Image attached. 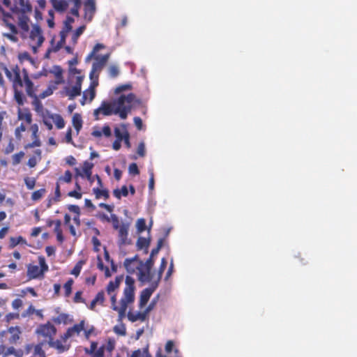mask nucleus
I'll use <instances>...</instances> for the list:
<instances>
[{
  "instance_id": "39",
  "label": "nucleus",
  "mask_w": 357,
  "mask_h": 357,
  "mask_svg": "<svg viewBox=\"0 0 357 357\" xmlns=\"http://www.w3.org/2000/svg\"><path fill=\"white\" fill-rule=\"evenodd\" d=\"M85 29H86V26L82 25V26H80L79 27H78L75 31V32L73 33V34L72 36V41L74 45H75L77 43V40H78L79 37L83 33Z\"/></svg>"
},
{
  "instance_id": "8",
  "label": "nucleus",
  "mask_w": 357,
  "mask_h": 357,
  "mask_svg": "<svg viewBox=\"0 0 357 357\" xmlns=\"http://www.w3.org/2000/svg\"><path fill=\"white\" fill-rule=\"evenodd\" d=\"M10 10L13 13L17 15L28 14L32 13L33 7L29 0H14Z\"/></svg>"
},
{
  "instance_id": "9",
  "label": "nucleus",
  "mask_w": 357,
  "mask_h": 357,
  "mask_svg": "<svg viewBox=\"0 0 357 357\" xmlns=\"http://www.w3.org/2000/svg\"><path fill=\"white\" fill-rule=\"evenodd\" d=\"M84 79V76L77 75L76 77L75 84L71 87H65L64 91L69 100H73L75 97L79 96L82 92V84Z\"/></svg>"
},
{
  "instance_id": "7",
  "label": "nucleus",
  "mask_w": 357,
  "mask_h": 357,
  "mask_svg": "<svg viewBox=\"0 0 357 357\" xmlns=\"http://www.w3.org/2000/svg\"><path fill=\"white\" fill-rule=\"evenodd\" d=\"M3 70L6 77L12 81L13 89L22 88L24 85L25 86L23 78V70L21 73L17 65L12 68V71L6 67Z\"/></svg>"
},
{
  "instance_id": "6",
  "label": "nucleus",
  "mask_w": 357,
  "mask_h": 357,
  "mask_svg": "<svg viewBox=\"0 0 357 357\" xmlns=\"http://www.w3.org/2000/svg\"><path fill=\"white\" fill-rule=\"evenodd\" d=\"M36 333L38 338L41 340L42 344H47L55 336L56 328L48 321L45 324L39 325L36 328Z\"/></svg>"
},
{
  "instance_id": "61",
  "label": "nucleus",
  "mask_w": 357,
  "mask_h": 357,
  "mask_svg": "<svg viewBox=\"0 0 357 357\" xmlns=\"http://www.w3.org/2000/svg\"><path fill=\"white\" fill-rule=\"evenodd\" d=\"M119 73V70L117 66L112 65L109 68V74L112 77H116Z\"/></svg>"
},
{
  "instance_id": "63",
  "label": "nucleus",
  "mask_w": 357,
  "mask_h": 357,
  "mask_svg": "<svg viewBox=\"0 0 357 357\" xmlns=\"http://www.w3.org/2000/svg\"><path fill=\"white\" fill-rule=\"evenodd\" d=\"M131 87H132L131 85L129 84L120 85L116 88L115 93H120L121 92H122L123 91L129 90L131 89Z\"/></svg>"
},
{
  "instance_id": "5",
  "label": "nucleus",
  "mask_w": 357,
  "mask_h": 357,
  "mask_svg": "<svg viewBox=\"0 0 357 357\" xmlns=\"http://www.w3.org/2000/svg\"><path fill=\"white\" fill-rule=\"evenodd\" d=\"M23 78L25 84L26 92L28 96L33 98L32 105L37 112L43 109V106L40 100L39 96H36L33 82L30 79L29 73L25 68H23Z\"/></svg>"
},
{
  "instance_id": "45",
  "label": "nucleus",
  "mask_w": 357,
  "mask_h": 357,
  "mask_svg": "<svg viewBox=\"0 0 357 357\" xmlns=\"http://www.w3.org/2000/svg\"><path fill=\"white\" fill-rule=\"evenodd\" d=\"M24 156V153L23 151H20L17 153L14 154L12 156V164L13 165H17L20 163L22 159Z\"/></svg>"
},
{
  "instance_id": "54",
  "label": "nucleus",
  "mask_w": 357,
  "mask_h": 357,
  "mask_svg": "<svg viewBox=\"0 0 357 357\" xmlns=\"http://www.w3.org/2000/svg\"><path fill=\"white\" fill-rule=\"evenodd\" d=\"M111 222L112 223L113 228L115 230H117L119 228H120V221L119 220L118 216L116 214L111 215Z\"/></svg>"
},
{
  "instance_id": "33",
  "label": "nucleus",
  "mask_w": 357,
  "mask_h": 357,
  "mask_svg": "<svg viewBox=\"0 0 357 357\" xmlns=\"http://www.w3.org/2000/svg\"><path fill=\"white\" fill-rule=\"evenodd\" d=\"M93 192L95 195L96 199H98L103 197L105 199L109 197V192L106 189H100V188H94Z\"/></svg>"
},
{
  "instance_id": "55",
  "label": "nucleus",
  "mask_w": 357,
  "mask_h": 357,
  "mask_svg": "<svg viewBox=\"0 0 357 357\" xmlns=\"http://www.w3.org/2000/svg\"><path fill=\"white\" fill-rule=\"evenodd\" d=\"M72 177H73V175H72V173L70 172V171L67 170L65 172L64 175L59 178V181H63L67 183H69L72 181Z\"/></svg>"
},
{
  "instance_id": "40",
  "label": "nucleus",
  "mask_w": 357,
  "mask_h": 357,
  "mask_svg": "<svg viewBox=\"0 0 357 357\" xmlns=\"http://www.w3.org/2000/svg\"><path fill=\"white\" fill-rule=\"evenodd\" d=\"M167 259L165 258H162L161 259L160 265L159 270H158V278H157V280L155 281V282H158V284L159 283L160 280H161L162 273L165 271V270L167 267Z\"/></svg>"
},
{
  "instance_id": "62",
  "label": "nucleus",
  "mask_w": 357,
  "mask_h": 357,
  "mask_svg": "<svg viewBox=\"0 0 357 357\" xmlns=\"http://www.w3.org/2000/svg\"><path fill=\"white\" fill-rule=\"evenodd\" d=\"M154 261L152 257H150L146 261L145 263L143 262V267L146 270L151 271L152 267L153 266Z\"/></svg>"
},
{
  "instance_id": "49",
  "label": "nucleus",
  "mask_w": 357,
  "mask_h": 357,
  "mask_svg": "<svg viewBox=\"0 0 357 357\" xmlns=\"http://www.w3.org/2000/svg\"><path fill=\"white\" fill-rule=\"evenodd\" d=\"M98 268L100 270V271H105V275L106 278H109L111 276V273L109 271V269L107 266H105L103 264V262L102 261L101 259L100 258H98Z\"/></svg>"
},
{
  "instance_id": "37",
  "label": "nucleus",
  "mask_w": 357,
  "mask_h": 357,
  "mask_svg": "<svg viewBox=\"0 0 357 357\" xmlns=\"http://www.w3.org/2000/svg\"><path fill=\"white\" fill-rule=\"evenodd\" d=\"M73 124L77 132L82 127V120L79 114H75L73 116Z\"/></svg>"
},
{
  "instance_id": "58",
  "label": "nucleus",
  "mask_w": 357,
  "mask_h": 357,
  "mask_svg": "<svg viewBox=\"0 0 357 357\" xmlns=\"http://www.w3.org/2000/svg\"><path fill=\"white\" fill-rule=\"evenodd\" d=\"M129 173L133 175H138L139 174V170L136 163L133 162L129 165L128 167Z\"/></svg>"
},
{
  "instance_id": "12",
  "label": "nucleus",
  "mask_w": 357,
  "mask_h": 357,
  "mask_svg": "<svg viewBox=\"0 0 357 357\" xmlns=\"http://www.w3.org/2000/svg\"><path fill=\"white\" fill-rule=\"evenodd\" d=\"M158 286V282H153L150 287L146 288L141 291L139 301V307L140 308L144 307L146 305L150 297L151 296L153 291L156 289Z\"/></svg>"
},
{
  "instance_id": "1",
  "label": "nucleus",
  "mask_w": 357,
  "mask_h": 357,
  "mask_svg": "<svg viewBox=\"0 0 357 357\" xmlns=\"http://www.w3.org/2000/svg\"><path fill=\"white\" fill-rule=\"evenodd\" d=\"M135 280L131 276L127 275L123 296L120 301L121 318L125 316L128 305L135 301Z\"/></svg>"
},
{
  "instance_id": "53",
  "label": "nucleus",
  "mask_w": 357,
  "mask_h": 357,
  "mask_svg": "<svg viewBox=\"0 0 357 357\" xmlns=\"http://www.w3.org/2000/svg\"><path fill=\"white\" fill-rule=\"evenodd\" d=\"M7 116V113L6 111L0 112V142H1L3 137V122L4 119Z\"/></svg>"
},
{
  "instance_id": "22",
  "label": "nucleus",
  "mask_w": 357,
  "mask_h": 357,
  "mask_svg": "<svg viewBox=\"0 0 357 357\" xmlns=\"http://www.w3.org/2000/svg\"><path fill=\"white\" fill-rule=\"evenodd\" d=\"M114 105L103 101L98 108L100 109L101 114L104 116H109L114 114Z\"/></svg>"
},
{
  "instance_id": "20",
  "label": "nucleus",
  "mask_w": 357,
  "mask_h": 357,
  "mask_svg": "<svg viewBox=\"0 0 357 357\" xmlns=\"http://www.w3.org/2000/svg\"><path fill=\"white\" fill-rule=\"evenodd\" d=\"M137 271V279L139 282L145 283L151 281L153 275L151 271L146 270L143 266H140Z\"/></svg>"
},
{
  "instance_id": "41",
  "label": "nucleus",
  "mask_w": 357,
  "mask_h": 357,
  "mask_svg": "<svg viewBox=\"0 0 357 357\" xmlns=\"http://www.w3.org/2000/svg\"><path fill=\"white\" fill-rule=\"evenodd\" d=\"M68 319V315L64 313H61L59 315H58L56 317H54L52 319V321L56 324H60L61 323L63 324H67Z\"/></svg>"
},
{
  "instance_id": "36",
  "label": "nucleus",
  "mask_w": 357,
  "mask_h": 357,
  "mask_svg": "<svg viewBox=\"0 0 357 357\" xmlns=\"http://www.w3.org/2000/svg\"><path fill=\"white\" fill-rule=\"evenodd\" d=\"M14 90V98L17 103L22 106L24 103L25 97L21 90L19 89H13Z\"/></svg>"
},
{
  "instance_id": "21",
  "label": "nucleus",
  "mask_w": 357,
  "mask_h": 357,
  "mask_svg": "<svg viewBox=\"0 0 357 357\" xmlns=\"http://www.w3.org/2000/svg\"><path fill=\"white\" fill-rule=\"evenodd\" d=\"M96 10L94 0H86L84 3V17L91 20Z\"/></svg>"
},
{
  "instance_id": "51",
  "label": "nucleus",
  "mask_w": 357,
  "mask_h": 357,
  "mask_svg": "<svg viewBox=\"0 0 357 357\" xmlns=\"http://www.w3.org/2000/svg\"><path fill=\"white\" fill-rule=\"evenodd\" d=\"M24 183H25L26 188L29 190H33L36 185V178L26 177V178H24Z\"/></svg>"
},
{
  "instance_id": "24",
  "label": "nucleus",
  "mask_w": 357,
  "mask_h": 357,
  "mask_svg": "<svg viewBox=\"0 0 357 357\" xmlns=\"http://www.w3.org/2000/svg\"><path fill=\"white\" fill-rule=\"evenodd\" d=\"M29 17L27 14H20L18 17V26L24 31L28 32L29 30Z\"/></svg>"
},
{
  "instance_id": "13",
  "label": "nucleus",
  "mask_w": 357,
  "mask_h": 357,
  "mask_svg": "<svg viewBox=\"0 0 357 357\" xmlns=\"http://www.w3.org/2000/svg\"><path fill=\"white\" fill-rule=\"evenodd\" d=\"M124 266L128 273L132 274L135 273L140 266H143V261L139 260L138 255H135L132 258H127L124 261Z\"/></svg>"
},
{
  "instance_id": "52",
  "label": "nucleus",
  "mask_w": 357,
  "mask_h": 357,
  "mask_svg": "<svg viewBox=\"0 0 357 357\" xmlns=\"http://www.w3.org/2000/svg\"><path fill=\"white\" fill-rule=\"evenodd\" d=\"M111 295V303H112V308L117 311L119 312V317H121V310H120V306L118 307L116 305V294H112Z\"/></svg>"
},
{
  "instance_id": "3",
  "label": "nucleus",
  "mask_w": 357,
  "mask_h": 357,
  "mask_svg": "<svg viewBox=\"0 0 357 357\" xmlns=\"http://www.w3.org/2000/svg\"><path fill=\"white\" fill-rule=\"evenodd\" d=\"M105 48V45L100 43L96 44L91 52L88 55L86 60H90L94 58L96 60L92 65V69L90 73V78L92 79L93 75L97 73L98 76L99 73L102 70L103 67L106 65L109 58V54H106L102 56H96V54L101 49Z\"/></svg>"
},
{
  "instance_id": "42",
  "label": "nucleus",
  "mask_w": 357,
  "mask_h": 357,
  "mask_svg": "<svg viewBox=\"0 0 357 357\" xmlns=\"http://www.w3.org/2000/svg\"><path fill=\"white\" fill-rule=\"evenodd\" d=\"M26 130V126L24 123H21L19 126H17L15 130V136L17 140H21L22 138V133Z\"/></svg>"
},
{
  "instance_id": "14",
  "label": "nucleus",
  "mask_w": 357,
  "mask_h": 357,
  "mask_svg": "<svg viewBox=\"0 0 357 357\" xmlns=\"http://www.w3.org/2000/svg\"><path fill=\"white\" fill-rule=\"evenodd\" d=\"M85 321L82 320L79 324H75L73 326L68 328L65 333L61 335V339L66 342L68 338L79 335L81 331L84 329Z\"/></svg>"
},
{
  "instance_id": "64",
  "label": "nucleus",
  "mask_w": 357,
  "mask_h": 357,
  "mask_svg": "<svg viewBox=\"0 0 357 357\" xmlns=\"http://www.w3.org/2000/svg\"><path fill=\"white\" fill-rule=\"evenodd\" d=\"M105 346L96 349L91 357H104Z\"/></svg>"
},
{
  "instance_id": "2",
  "label": "nucleus",
  "mask_w": 357,
  "mask_h": 357,
  "mask_svg": "<svg viewBox=\"0 0 357 357\" xmlns=\"http://www.w3.org/2000/svg\"><path fill=\"white\" fill-rule=\"evenodd\" d=\"M135 98V95L132 93H130L127 96L121 95L114 103L115 105L114 114H119L121 119H126L132 109Z\"/></svg>"
},
{
  "instance_id": "46",
  "label": "nucleus",
  "mask_w": 357,
  "mask_h": 357,
  "mask_svg": "<svg viewBox=\"0 0 357 357\" xmlns=\"http://www.w3.org/2000/svg\"><path fill=\"white\" fill-rule=\"evenodd\" d=\"M74 3V6L70 10V13L75 16H79V10L81 6V0H73Z\"/></svg>"
},
{
  "instance_id": "48",
  "label": "nucleus",
  "mask_w": 357,
  "mask_h": 357,
  "mask_svg": "<svg viewBox=\"0 0 357 357\" xmlns=\"http://www.w3.org/2000/svg\"><path fill=\"white\" fill-rule=\"evenodd\" d=\"M137 231L138 233H142L146 229V220L144 218H139L136 223Z\"/></svg>"
},
{
  "instance_id": "32",
  "label": "nucleus",
  "mask_w": 357,
  "mask_h": 357,
  "mask_svg": "<svg viewBox=\"0 0 357 357\" xmlns=\"http://www.w3.org/2000/svg\"><path fill=\"white\" fill-rule=\"evenodd\" d=\"M19 244H26V241L22 236H19L17 237H10L9 242L10 248H14Z\"/></svg>"
},
{
  "instance_id": "30",
  "label": "nucleus",
  "mask_w": 357,
  "mask_h": 357,
  "mask_svg": "<svg viewBox=\"0 0 357 357\" xmlns=\"http://www.w3.org/2000/svg\"><path fill=\"white\" fill-rule=\"evenodd\" d=\"M51 73H53L56 77V84H63L64 82V79L63 77V70L59 66H55L54 67L53 70H51Z\"/></svg>"
},
{
  "instance_id": "35",
  "label": "nucleus",
  "mask_w": 357,
  "mask_h": 357,
  "mask_svg": "<svg viewBox=\"0 0 357 357\" xmlns=\"http://www.w3.org/2000/svg\"><path fill=\"white\" fill-rule=\"evenodd\" d=\"M50 118L54 122L58 129H62L65 126V122L63 117L60 114H52Z\"/></svg>"
},
{
  "instance_id": "47",
  "label": "nucleus",
  "mask_w": 357,
  "mask_h": 357,
  "mask_svg": "<svg viewBox=\"0 0 357 357\" xmlns=\"http://www.w3.org/2000/svg\"><path fill=\"white\" fill-rule=\"evenodd\" d=\"M74 21L75 20L72 17L67 16L66 20L64 21V26L63 30L70 32L72 30V24L74 22Z\"/></svg>"
},
{
  "instance_id": "43",
  "label": "nucleus",
  "mask_w": 357,
  "mask_h": 357,
  "mask_svg": "<svg viewBox=\"0 0 357 357\" xmlns=\"http://www.w3.org/2000/svg\"><path fill=\"white\" fill-rule=\"evenodd\" d=\"M84 264V261L82 260L79 261L74 268L70 271V273L75 276H78L81 272V270L82 268V266Z\"/></svg>"
},
{
  "instance_id": "44",
  "label": "nucleus",
  "mask_w": 357,
  "mask_h": 357,
  "mask_svg": "<svg viewBox=\"0 0 357 357\" xmlns=\"http://www.w3.org/2000/svg\"><path fill=\"white\" fill-rule=\"evenodd\" d=\"M46 190L45 188H41L34 191L31 195V199L33 201H38L40 199L45 195Z\"/></svg>"
},
{
  "instance_id": "50",
  "label": "nucleus",
  "mask_w": 357,
  "mask_h": 357,
  "mask_svg": "<svg viewBox=\"0 0 357 357\" xmlns=\"http://www.w3.org/2000/svg\"><path fill=\"white\" fill-rule=\"evenodd\" d=\"M73 284V279H69L63 286L64 290H65V296L66 297L69 296L72 292V286Z\"/></svg>"
},
{
  "instance_id": "28",
  "label": "nucleus",
  "mask_w": 357,
  "mask_h": 357,
  "mask_svg": "<svg viewBox=\"0 0 357 357\" xmlns=\"http://www.w3.org/2000/svg\"><path fill=\"white\" fill-rule=\"evenodd\" d=\"M93 167V164L92 162H89L88 161H85L83 164L82 170L84 174H85L88 181L91 183L93 181V177H92V169Z\"/></svg>"
},
{
  "instance_id": "18",
  "label": "nucleus",
  "mask_w": 357,
  "mask_h": 357,
  "mask_svg": "<svg viewBox=\"0 0 357 357\" xmlns=\"http://www.w3.org/2000/svg\"><path fill=\"white\" fill-rule=\"evenodd\" d=\"M98 85V82L95 83V82H93V83L90 85L88 89L85 90L83 92L82 98L80 100V102L82 105H84L86 103V101L89 100V102H91L95 96H96V90L95 87Z\"/></svg>"
},
{
  "instance_id": "23",
  "label": "nucleus",
  "mask_w": 357,
  "mask_h": 357,
  "mask_svg": "<svg viewBox=\"0 0 357 357\" xmlns=\"http://www.w3.org/2000/svg\"><path fill=\"white\" fill-rule=\"evenodd\" d=\"M27 275L31 279L38 278L42 276V271L38 266L29 264L27 268Z\"/></svg>"
},
{
  "instance_id": "10",
  "label": "nucleus",
  "mask_w": 357,
  "mask_h": 357,
  "mask_svg": "<svg viewBox=\"0 0 357 357\" xmlns=\"http://www.w3.org/2000/svg\"><path fill=\"white\" fill-rule=\"evenodd\" d=\"M22 331L19 326H10L6 331H3L0 333V335L3 337L9 335L8 337V343L10 344H16L20 339Z\"/></svg>"
},
{
  "instance_id": "34",
  "label": "nucleus",
  "mask_w": 357,
  "mask_h": 357,
  "mask_svg": "<svg viewBox=\"0 0 357 357\" xmlns=\"http://www.w3.org/2000/svg\"><path fill=\"white\" fill-rule=\"evenodd\" d=\"M150 245V238H146L144 237H139L137 241V247L138 250L146 249V252H147V249Z\"/></svg>"
},
{
  "instance_id": "11",
  "label": "nucleus",
  "mask_w": 357,
  "mask_h": 357,
  "mask_svg": "<svg viewBox=\"0 0 357 357\" xmlns=\"http://www.w3.org/2000/svg\"><path fill=\"white\" fill-rule=\"evenodd\" d=\"M29 38L31 41L36 43V45H33V52H36L38 47L41 46L44 42V37L41 29L38 25H34L31 31Z\"/></svg>"
},
{
  "instance_id": "59",
  "label": "nucleus",
  "mask_w": 357,
  "mask_h": 357,
  "mask_svg": "<svg viewBox=\"0 0 357 357\" xmlns=\"http://www.w3.org/2000/svg\"><path fill=\"white\" fill-rule=\"evenodd\" d=\"M114 331L115 333L120 335H126V330L123 325H121V326H115L114 327Z\"/></svg>"
},
{
  "instance_id": "29",
  "label": "nucleus",
  "mask_w": 357,
  "mask_h": 357,
  "mask_svg": "<svg viewBox=\"0 0 357 357\" xmlns=\"http://www.w3.org/2000/svg\"><path fill=\"white\" fill-rule=\"evenodd\" d=\"M146 315L147 314L145 311H144L143 312H138L136 313L128 312V318L132 322H135L138 320H141L143 321L145 320Z\"/></svg>"
},
{
  "instance_id": "15",
  "label": "nucleus",
  "mask_w": 357,
  "mask_h": 357,
  "mask_svg": "<svg viewBox=\"0 0 357 357\" xmlns=\"http://www.w3.org/2000/svg\"><path fill=\"white\" fill-rule=\"evenodd\" d=\"M128 228L129 225L128 224L123 223L120 228H119L117 230L119 231V241L118 243L119 246L125 245H129L131 243V241L128 239Z\"/></svg>"
},
{
  "instance_id": "27",
  "label": "nucleus",
  "mask_w": 357,
  "mask_h": 357,
  "mask_svg": "<svg viewBox=\"0 0 357 357\" xmlns=\"http://www.w3.org/2000/svg\"><path fill=\"white\" fill-rule=\"evenodd\" d=\"M50 347L56 349L59 353H62L67 351L69 347L62 343L61 340H54V338L51 340V342L47 343Z\"/></svg>"
},
{
  "instance_id": "19",
  "label": "nucleus",
  "mask_w": 357,
  "mask_h": 357,
  "mask_svg": "<svg viewBox=\"0 0 357 357\" xmlns=\"http://www.w3.org/2000/svg\"><path fill=\"white\" fill-rule=\"evenodd\" d=\"M73 0H50L54 9L59 13H64Z\"/></svg>"
},
{
  "instance_id": "60",
  "label": "nucleus",
  "mask_w": 357,
  "mask_h": 357,
  "mask_svg": "<svg viewBox=\"0 0 357 357\" xmlns=\"http://www.w3.org/2000/svg\"><path fill=\"white\" fill-rule=\"evenodd\" d=\"M137 153L140 157H144V155L146 154V151H145V144L143 142H141L139 144L137 150Z\"/></svg>"
},
{
  "instance_id": "38",
  "label": "nucleus",
  "mask_w": 357,
  "mask_h": 357,
  "mask_svg": "<svg viewBox=\"0 0 357 357\" xmlns=\"http://www.w3.org/2000/svg\"><path fill=\"white\" fill-rule=\"evenodd\" d=\"M44 344H42V342L35 345L34 349L33 351V357H46L45 353L42 349V346Z\"/></svg>"
},
{
  "instance_id": "17",
  "label": "nucleus",
  "mask_w": 357,
  "mask_h": 357,
  "mask_svg": "<svg viewBox=\"0 0 357 357\" xmlns=\"http://www.w3.org/2000/svg\"><path fill=\"white\" fill-rule=\"evenodd\" d=\"M68 33H69L68 31H66L65 30H63V29L60 31L59 41H58V43L55 45H52V47L51 48H49L47 50V53H46V57H48V54L50 52H56L63 46V45L66 43V37H67V35ZM51 43H52V45L54 44V39L52 40Z\"/></svg>"
},
{
  "instance_id": "4",
  "label": "nucleus",
  "mask_w": 357,
  "mask_h": 357,
  "mask_svg": "<svg viewBox=\"0 0 357 357\" xmlns=\"http://www.w3.org/2000/svg\"><path fill=\"white\" fill-rule=\"evenodd\" d=\"M0 19L2 20L3 25L10 31V33H3V36L13 42H17L18 38L16 35L18 33V29L16 25L13 22L15 20L14 17L10 13L6 12L1 5Z\"/></svg>"
},
{
  "instance_id": "56",
  "label": "nucleus",
  "mask_w": 357,
  "mask_h": 357,
  "mask_svg": "<svg viewBox=\"0 0 357 357\" xmlns=\"http://www.w3.org/2000/svg\"><path fill=\"white\" fill-rule=\"evenodd\" d=\"M97 347H98V343L96 342H92L91 343V346H90L89 349H88V348L84 349L85 354L92 356L93 354V353L95 352V351L96 350Z\"/></svg>"
},
{
  "instance_id": "25",
  "label": "nucleus",
  "mask_w": 357,
  "mask_h": 357,
  "mask_svg": "<svg viewBox=\"0 0 357 357\" xmlns=\"http://www.w3.org/2000/svg\"><path fill=\"white\" fill-rule=\"evenodd\" d=\"M123 280V275L116 276L114 281H110L106 287V290L108 294H112L113 292L119 288L121 281Z\"/></svg>"
},
{
  "instance_id": "26",
  "label": "nucleus",
  "mask_w": 357,
  "mask_h": 357,
  "mask_svg": "<svg viewBox=\"0 0 357 357\" xmlns=\"http://www.w3.org/2000/svg\"><path fill=\"white\" fill-rule=\"evenodd\" d=\"M17 118L19 120H24L27 124H31L32 122V114L29 109H21L20 107L17 111Z\"/></svg>"
},
{
  "instance_id": "31",
  "label": "nucleus",
  "mask_w": 357,
  "mask_h": 357,
  "mask_svg": "<svg viewBox=\"0 0 357 357\" xmlns=\"http://www.w3.org/2000/svg\"><path fill=\"white\" fill-rule=\"evenodd\" d=\"M121 129L118 127H116L114 128V135L116 137V139L123 141V139L126 137V131H128V130H126V126L124 124H122L121 126Z\"/></svg>"
},
{
  "instance_id": "16",
  "label": "nucleus",
  "mask_w": 357,
  "mask_h": 357,
  "mask_svg": "<svg viewBox=\"0 0 357 357\" xmlns=\"http://www.w3.org/2000/svg\"><path fill=\"white\" fill-rule=\"evenodd\" d=\"M30 130L31 131V138L33 139V142L24 146V149H26L39 147L41 146V142L38 135V126L36 123L32 124L30 127Z\"/></svg>"
},
{
  "instance_id": "57",
  "label": "nucleus",
  "mask_w": 357,
  "mask_h": 357,
  "mask_svg": "<svg viewBox=\"0 0 357 357\" xmlns=\"http://www.w3.org/2000/svg\"><path fill=\"white\" fill-rule=\"evenodd\" d=\"M98 304L103 305L105 302V293L103 291H99L93 298Z\"/></svg>"
}]
</instances>
